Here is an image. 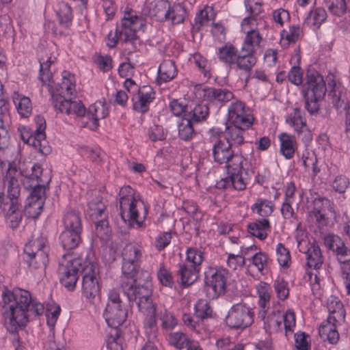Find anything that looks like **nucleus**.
Listing matches in <instances>:
<instances>
[{"instance_id": "1", "label": "nucleus", "mask_w": 350, "mask_h": 350, "mask_svg": "<svg viewBox=\"0 0 350 350\" xmlns=\"http://www.w3.org/2000/svg\"><path fill=\"white\" fill-rule=\"evenodd\" d=\"M1 296L5 326L11 334L24 329L30 320L44 312V305L33 299L28 291L21 288L10 291L3 286Z\"/></svg>"}, {"instance_id": "2", "label": "nucleus", "mask_w": 350, "mask_h": 350, "mask_svg": "<svg viewBox=\"0 0 350 350\" xmlns=\"http://www.w3.org/2000/svg\"><path fill=\"white\" fill-rule=\"evenodd\" d=\"M142 256L141 250L133 244H127L123 248L121 288L124 295L153 286L151 273L141 269L139 264Z\"/></svg>"}, {"instance_id": "3", "label": "nucleus", "mask_w": 350, "mask_h": 350, "mask_svg": "<svg viewBox=\"0 0 350 350\" xmlns=\"http://www.w3.org/2000/svg\"><path fill=\"white\" fill-rule=\"evenodd\" d=\"M304 107L310 115H317L320 109L319 102L327 92L323 76L313 67L309 66L306 73V82L302 85Z\"/></svg>"}, {"instance_id": "4", "label": "nucleus", "mask_w": 350, "mask_h": 350, "mask_svg": "<svg viewBox=\"0 0 350 350\" xmlns=\"http://www.w3.org/2000/svg\"><path fill=\"white\" fill-rule=\"evenodd\" d=\"M153 286L142 287L141 290L129 292L125 295L130 303L135 302L139 312L146 315L145 323L146 334L148 339L157 338L158 327L156 319V306L152 301Z\"/></svg>"}, {"instance_id": "5", "label": "nucleus", "mask_w": 350, "mask_h": 350, "mask_svg": "<svg viewBox=\"0 0 350 350\" xmlns=\"http://www.w3.org/2000/svg\"><path fill=\"white\" fill-rule=\"evenodd\" d=\"M50 247L46 237L33 234L24 247L23 260L32 270H44L49 264Z\"/></svg>"}, {"instance_id": "6", "label": "nucleus", "mask_w": 350, "mask_h": 350, "mask_svg": "<svg viewBox=\"0 0 350 350\" xmlns=\"http://www.w3.org/2000/svg\"><path fill=\"white\" fill-rule=\"evenodd\" d=\"M120 216L122 222L129 226L145 228V219L148 213V206L133 194L122 196L120 198Z\"/></svg>"}, {"instance_id": "7", "label": "nucleus", "mask_w": 350, "mask_h": 350, "mask_svg": "<svg viewBox=\"0 0 350 350\" xmlns=\"http://www.w3.org/2000/svg\"><path fill=\"white\" fill-rule=\"evenodd\" d=\"M86 258L83 260L81 258H72L70 256L64 255L59 262L57 269L59 282L68 291H72L75 287L80 273H83L88 264Z\"/></svg>"}, {"instance_id": "8", "label": "nucleus", "mask_w": 350, "mask_h": 350, "mask_svg": "<svg viewBox=\"0 0 350 350\" xmlns=\"http://www.w3.org/2000/svg\"><path fill=\"white\" fill-rule=\"evenodd\" d=\"M327 304L329 316L326 321L320 325L319 334L324 341L336 345L339 340L340 335L336 329V323L338 320L334 314L338 313L340 316L344 314L343 304L338 297L334 296H331L327 299Z\"/></svg>"}, {"instance_id": "9", "label": "nucleus", "mask_w": 350, "mask_h": 350, "mask_svg": "<svg viewBox=\"0 0 350 350\" xmlns=\"http://www.w3.org/2000/svg\"><path fill=\"white\" fill-rule=\"evenodd\" d=\"M324 244L336 256L338 262L344 265L342 272L345 278L347 293L350 294V248L346 246L345 241L338 235L333 233L325 236Z\"/></svg>"}, {"instance_id": "10", "label": "nucleus", "mask_w": 350, "mask_h": 350, "mask_svg": "<svg viewBox=\"0 0 350 350\" xmlns=\"http://www.w3.org/2000/svg\"><path fill=\"white\" fill-rule=\"evenodd\" d=\"M229 271L222 267H208L204 271V290L211 299H217L226 291Z\"/></svg>"}, {"instance_id": "11", "label": "nucleus", "mask_w": 350, "mask_h": 350, "mask_svg": "<svg viewBox=\"0 0 350 350\" xmlns=\"http://www.w3.org/2000/svg\"><path fill=\"white\" fill-rule=\"evenodd\" d=\"M254 321V308L243 302L233 304L225 318L226 325L236 330H243L250 327Z\"/></svg>"}, {"instance_id": "12", "label": "nucleus", "mask_w": 350, "mask_h": 350, "mask_svg": "<svg viewBox=\"0 0 350 350\" xmlns=\"http://www.w3.org/2000/svg\"><path fill=\"white\" fill-rule=\"evenodd\" d=\"M97 264L90 260L83 272L82 280V295L91 304L99 299L100 286L97 278Z\"/></svg>"}, {"instance_id": "13", "label": "nucleus", "mask_w": 350, "mask_h": 350, "mask_svg": "<svg viewBox=\"0 0 350 350\" xmlns=\"http://www.w3.org/2000/svg\"><path fill=\"white\" fill-rule=\"evenodd\" d=\"M309 216L315 220L318 226H325L328 223V212H334L331 201L325 197L314 198L308 206Z\"/></svg>"}, {"instance_id": "14", "label": "nucleus", "mask_w": 350, "mask_h": 350, "mask_svg": "<svg viewBox=\"0 0 350 350\" xmlns=\"http://www.w3.org/2000/svg\"><path fill=\"white\" fill-rule=\"evenodd\" d=\"M195 90L204 100L209 103H219L223 105L234 98L233 93L226 88H202V85H198L196 86Z\"/></svg>"}, {"instance_id": "15", "label": "nucleus", "mask_w": 350, "mask_h": 350, "mask_svg": "<svg viewBox=\"0 0 350 350\" xmlns=\"http://www.w3.org/2000/svg\"><path fill=\"white\" fill-rule=\"evenodd\" d=\"M155 99V92L150 85H144L137 89L136 97H133V109L144 114L150 109V104Z\"/></svg>"}, {"instance_id": "16", "label": "nucleus", "mask_w": 350, "mask_h": 350, "mask_svg": "<svg viewBox=\"0 0 350 350\" xmlns=\"http://www.w3.org/2000/svg\"><path fill=\"white\" fill-rule=\"evenodd\" d=\"M304 114V113L299 107H295L293 109V112L287 116L286 122L293 127L295 131L298 135L304 133V137L306 138V141H309L312 139V134L306 124Z\"/></svg>"}, {"instance_id": "17", "label": "nucleus", "mask_w": 350, "mask_h": 350, "mask_svg": "<svg viewBox=\"0 0 350 350\" xmlns=\"http://www.w3.org/2000/svg\"><path fill=\"white\" fill-rule=\"evenodd\" d=\"M98 107L96 104L91 105L88 109L86 110L84 105L79 101H72V113L76 114L79 117L86 116L90 122H88V126L92 130L96 129L98 126V116L97 115Z\"/></svg>"}, {"instance_id": "18", "label": "nucleus", "mask_w": 350, "mask_h": 350, "mask_svg": "<svg viewBox=\"0 0 350 350\" xmlns=\"http://www.w3.org/2000/svg\"><path fill=\"white\" fill-rule=\"evenodd\" d=\"M105 316L108 325L111 329H118L127 318V310L123 304L107 306Z\"/></svg>"}, {"instance_id": "19", "label": "nucleus", "mask_w": 350, "mask_h": 350, "mask_svg": "<svg viewBox=\"0 0 350 350\" xmlns=\"http://www.w3.org/2000/svg\"><path fill=\"white\" fill-rule=\"evenodd\" d=\"M178 266V281L183 287L192 285L199 278L200 269L184 262L179 263Z\"/></svg>"}, {"instance_id": "20", "label": "nucleus", "mask_w": 350, "mask_h": 350, "mask_svg": "<svg viewBox=\"0 0 350 350\" xmlns=\"http://www.w3.org/2000/svg\"><path fill=\"white\" fill-rule=\"evenodd\" d=\"M256 50L241 47L240 52L238 51L235 64L238 68L250 73L252 68L256 64L257 59L254 55Z\"/></svg>"}, {"instance_id": "21", "label": "nucleus", "mask_w": 350, "mask_h": 350, "mask_svg": "<svg viewBox=\"0 0 350 350\" xmlns=\"http://www.w3.org/2000/svg\"><path fill=\"white\" fill-rule=\"evenodd\" d=\"M232 148L231 144L221 139L217 140L213 146L214 161L219 164L227 163L230 157L234 156V152Z\"/></svg>"}, {"instance_id": "22", "label": "nucleus", "mask_w": 350, "mask_h": 350, "mask_svg": "<svg viewBox=\"0 0 350 350\" xmlns=\"http://www.w3.org/2000/svg\"><path fill=\"white\" fill-rule=\"evenodd\" d=\"M55 12L59 25L64 29H69L73 20L71 6L68 3L61 1L57 4Z\"/></svg>"}, {"instance_id": "23", "label": "nucleus", "mask_w": 350, "mask_h": 350, "mask_svg": "<svg viewBox=\"0 0 350 350\" xmlns=\"http://www.w3.org/2000/svg\"><path fill=\"white\" fill-rule=\"evenodd\" d=\"M278 139L280 142V153L286 159H292L295 152V137L286 133H281Z\"/></svg>"}, {"instance_id": "24", "label": "nucleus", "mask_w": 350, "mask_h": 350, "mask_svg": "<svg viewBox=\"0 0 350 350\" xmlns=\"http://www.w3.org/2000/svg\"><path fill=\"white\" fill-rule=\"evenodd\" d=\"M59 240L64 250H71L77 247L81 243V233L64 230L60 233Z\"/></svg>"}, {"instance_id": "25", "label": "nucleus", "mask_w": 350, "mask_h": 350, "mask_svg": "<svg viewBox=\"0 0 350 350\" xmlns=\"http://www.w3.org/2000/svg\"><path fill=\"white\" fill-rule=\"evenodd\" d=\"M151 4L150 12L157 21L163 22L170 20L171 5L167 0H158Z\"/></svg>"}, {"instance_id": "26", "label": "nucleus", "mask_w": 350, "mask_h": 350, "mask_svg": "<svg viewBox=\"0 0 350 350\" xmlns=\"http://www.w3.org/2000/svg\"><path fill=\"white\" fill-rule=\"evenodd\" d=\"M185 116L193 123H199L206 120L209 115V107L206 104H196L194 107L189 105Z\"/></svg>"}, {"instance_id": "27", "label": "nucleus", "mask_w": 350, "mask_h": 350, "mask_svg": "<svg viewBox=\"0 0 350 350\" xmlns=\"http://www.w3.org/2000/svg\"><path fill=\"white\" fill-rule=\"evenodd\" d=\"M63 222L64 230L82 233L83 224L79 212L76 211H68L64 216Z\"/></svg>"}, {"instance_id": "28", "label": "nucleus", "mask_w": 350, "mask_h": 350, "mask_svg": "<svg viewBox=\"0 0 350 350\" xmlns=\"http://www.w3.org/2000/svg\"><path fill=\"white\" fill-rule=\"evenodd\" d=\"M307 265L310 268L319 269L323 262L321 250L318 244L312 243L306 252Z\"/></svg>"}, {"instance_id": "29", "label": "nucleus", "mask_w": 350, "mask_h": 350, "mask_svg": "<svg viewBox=\"0 0 350 350\" xmlns=\"http://www.w3.org/2000/svg\"><path fill=\"white\" fill-rule=\"evenodd\" d=\"M177 75L175 62L172 60H164L159 67L157 80L166 83L173 79Z\"/></svg>"}, {"instance_id": "30", "label": "nucleus", "mask_w": 350, "mask_h": 350, "mask_svg": "<svg viewBox=\"0 0 350 350\" xmlns=\"http://www.w3.org/2000/svg\"><path fill=\"white\" fill-rule=\"evenodd\" d=\"M57 93L51 94L52 102L55 109L68 115L72 113V100L71 98H66L62 95L64 91L57 89Z\"/></svg>"}, {"instance_id": "31", "label": "nucleus", "mask_w": 350, "mask_h": 350, "mask_svg": "<svg viewBox=\"0 0 350 350\" xmlns=\"http://www.w3.org/2000/svg\"><path fill=\"white\" fill-rule=\"evenodd\" d=\"M36 122V130L30 135L27 139L25 137L23 134H21V138L24 142L30 144L36 142V140L44 139L46 138V120L44 118L40 115H38L35 117Z\"/></svg>"}, {"instance_id": "32", "label": "nucleus", "mask_w": 350, "mask_h": 350, "mask_svg": "<svg viewBox=\"0 0 350 350\" xmlns=\"http://www.w3.org/2000/svg\"><path fill=\"white\" fill-rule=\"evenodd\" d=\"M88 214L92 220L100 217H108L106 206L100 196L92 199L88 202Z\"/></svg>"}, {"instance_id": "33", "label": "nucleus", "mask_w": 350, "mask_h": 350, "mask_svg": "<svg viewBox=\"0 0 350 350\" xmlns=\"http://www.w3.org/2000/svg\"><path fill=\"white\" fill-rule=\"evenodd\" d=\"M238 50L232 44H225L218 50L217 56L220 62L231 67L235 64Z\"/></svg>"}, {"instance_id": "34", "label": "nucleus", "mask_w": 350, "mask_h": 350, "mask_svg": "<svg viewBox=\"0 0 350 350\" xmlns=\"http://www.w3.org/2000/svg\"><path fill=\"white\" fill-rule=\"evenodd\" d=\"M31 171L32 173L25 176L23 181V187L27 190H29L33 188V186L44 183V181L41 178L42 174L41 165L37 163H34L31 167Z\"/></svg>"}, {"instance_id": "35", "label": "nucleus", "mask_w": 350, "mask_h": 350, "mask_svg": "<svg viewBox=\"0 0 350 350\" xmlns=\"http://www.w3.org/2000/svg\"><path fill=\"white\" fill-rule=\"evenodd\" d=\"M193 122L187 118L184 117L178 124V137L180 139L189 142L196 135L193 127Z\"/></svg>"}, {"instance_id": "36", "label": "nucleus", "mask_w": 350, "mask_h": 350, "mask_svg": "<svg viewBox=\"0 0 350 350\" xmlns=\"http://www.w3.org/2000/svg\"><path fill=\"white\" fill-rule=\"evenodd\" d=\"M245 131L237 128L234 125L226 126L225 138L226 142L231 144V146H240L244 142L243 133Z\"/></svg>"}, {"instance_id": "37", "label": "nucleus", "mask_w": 350, "mask_h": 350, "mask_svg": "<svg viewBox=\"0 0 350 350\" xmlns=\"http://www.w3.org/2000/svg\"><path fill=\"white\" fill-rule=\"evenodd\" d=\"M123 336L119 329H111L107 333L106 345L107 350H123Z\"/></svg>"}, {"instance_id": "38", "label": "nucleus", "mask_w": 350, "mask_h": 350, "mask_svg": "<svg viewBox=\"0 0 350 350\" xmlns=\"http://www.w3.org/2000/svg\"><path fill=\"white\" fill-rule=\"evenodd\" d=\"M204 253L197 247H189L186 250V258L184 263L201 269V265L204 260Z\"/></svg>"}, {"instance_id": "39", "label": "nucleus", "mask_w": 350, "mask_h": 350, "mask_svg": "<svg viewBox=\"0 0 350 350\" xmlns=\"http://www.w3.org/2000/svg\"><path fill=\"white\" fill-rule=\"evenodd\" d=\"M18 206L17 202H12L6 213V221L12 229L18 228L22 219V214Z\"/></svg>"}, {"instance_id": "40", "label": "nucleus", "mask_w": 350, "mask_h": 350, "mask_svg": "<svg viewBox=\"0 0 350 350\" xmlns=\"http://www.w3.org/2000/svg\"><path fill=\"white\" fill-rule=\"evenodd\" d=\"M226 167L227 168L228 174L232 172L239 173L241 172L244 165H248L249 163L245 159H244L241 154L234 153V156H232L227 163Z\"/></svg>"}, {"instance_id": "41", "label": "nucleus", "mask_w": 350, "mask_h": 350, "mask_svg": "<svg viewBox=\"0 0 350 350\" xmlns=\"http://www.w3.org/2000/svg\"><path fill=\"white\" fill-rule=\"evenodd\" d=\"M44 203L42 202H30L26 200L24 207V213L25 216L31 219H37L43 210Z\"/></svg>"}, {"instance_id": "42", "label": "nucleus", "mask_w": 350, "mask_h": 350, "mask_svg": "<svg viewBox=\"0 0 350 350\" xmlns=\"http://www.w3.org/2000/svg\"><path fill=\"white\" fill-rule=\"evenodd\" d=\"M252 209L253 211L255 210L256 213L263 217H266L269 216L273 211V203L266 199H258L257 202L252 206Z\"/></svg>"}, {"instance_id": "43", "label": "nucleus", "mask_w": 350, "mask_h": 350, "mask_svg": "<svg viewBox=\"0 0 350 350\" xmlns=\"http://www.w3.org/2000/svg\"><path fill=\"white\" fill-rule=\"evenodd\" d=\"M262 40V36L258 30L250 29L246 33L245 40L241 47L255 49V46H260Z\"/></svg>"}, {"instance_id": "44", "label": "nucleus", "mask_w": 350, "mask_h": 350, "mask_svg": "<svg viewBox=\"0 0 350 350\" xmlns=\"http://www.w3.org/2000/svg\"><path fill=\"white\" fill-rule=\"evenodd\" d=\"M213 312V309L205 300H200L195 305V314L198 319L212 318Z\"/></svg>"}, {"instance_id": "45", "label": "nucleus", "mask_w": 350, "mask_h": 350, "mask_svg": "<svg viewBox=\"0 0 350 350\" xmlns=\"http://www.w3.org/2000/svg\"><path fill=\"white\" fill-rule=\"evenodd\" d=\"M46 187L44 183L33 186V188L29 190L30 193L26 200L30 202H42L44 203L46 200Z\"/></svg>"}, {"instance_id": "46", "label": "nucleus", "mask_w": 350, "mask_h": 350, "mask_svg": "<svg viewBox=\"0 0 350 350\" xmlns=\"http://www.w3.org/2000/svg\"><path fill=\"white\" fill-rule=\"evenodd\" d=\"M93 221L95 224L96 234L98 237L104 239L109 236L110 228L108 217H100L93 220Z\"/></svg>"}, {"instance_id": "47", "label": "nucleus", "mask_w": 350, "mask_h": 350, "mask_svg": "<svg viewBox=\"0 0 350 350\" xmlns=\"http://www.w3.org/2000/svg\"><path fill=\"white\" fill-rule=\"evenodd\" d=\"M330 12L336 16L343 15L347 10L345 0H323Z\"/></svg>"}, {"instance_id": "48", "label": "nucleus", "mask_w": 350, "mask_h": 350, "mask_svg": "<svg viewBox=\"0 0 350 350\" xmlns=\"http://www.w3.org/2000/svg\"><path fill=\"white\" fill-rule=\"evenodd\" d=\"M136 29L132 27H119V38L126 43H131L135 45L137 40H139V36L136 33Z\"/></svg>"}, {"instance_id": "49", "label": "nucleus", "mask_w": 350, "mask_h": 350, "mask_svg": "<svg viewBox=\"0 0 350 350\" xmlns=\"http://www.w3.org/2000/svg\"><path fill=\"white\" fill-rule=\"evenodd\" d=\"M230 120L232 122V125L245 131L252 125L254 118L252 115L244 113L243 114L238 116V117L230 118Z\"/></svg>"}, {"instance_id": "50", "label": "nucleus", "mask_w": 350, "mask_h": 350, "mask_svg": "<svg viewBox=\"0 0 350 350\" xmlns=\"http://www.w3.org/2000/svg\"><path fill=\"white\" fill-rule=\"evenodd\" d=\"M187 16L185 8L180 3L174 5L170 9V18L173 24H180L184 22Z\"/></svg>"}, {"instance_id": "51", "label": "nucleus", "mask_w": 350, "mask_h": 350, "mask_svg": "<svg viewBox=\"0 0 350 350\" xmlns=\"http://www.w3.org/2000/svg\"><path fill=\"white\" fill-rule=\"evenodd\" d=\"M157 278L161 285L172 288L174 285L172 272L164 265H161L157 271Z\"/></svg>"}, {"instance_id": "52", "label": "nucleus", "mask_w": 350, "mask_h": 350, "mask_svg": "<svg viewBox=\"0 0 350 350\" xmlns=\"http://www.w3.org/2000/svg\"><path fill=\"white\" fill-rule=\"evenodd\" d=\"M281 325L282 319L280 311H273L271 314L267 316L266 321H265L264 328L269 331H271V329L278 331L280 329Z\"/></svg>"}, {"instance_id": "53", "label": "nucleus", "mask_w": 350, "mask_h": 350, "mask_svg": "<svg viewBox=\"0 0 350 350\" xmlns=\"http://www.w3.org/2000/svg\"><path fill=\"white\" fill-rule=\"evenodd\" d=\"M271 286L266 282H260L258 287L259 295V306L260 308H265L266 305L269 306Z\"/></svg>"}, {"instance_id": "54", "label": "nucleus", "mask_w": 350, "mask_h": 350, "mask_svg": "<svg viewBox=\"0 0 350 350\" xmlns=\"http://www.w3.org/2000/svg\"><path fill=\"white\" fill-rule=\"evenodd\" d=\"M79 152L81 156L86 157L94 163H98L102 160L100 157V149L98 148L83 146L80 147Z\"/></svg>"}, {"instance_id": "55", "label": "nucleus", "mask_w": 350, "mask_h": 350, "mask_svg": "<svg viewBox=\"0 0 350 350\" xmlns=\"http://www.w3.org/2000/svg\"><path fill=\"white\" fill-rule=\"evenodd\" d=\"M169 343L176 347L181 349L189 343V340L186 335L180 332H172L169 334Z\"/></svg>"}, {"instance_id": "56", "label": "nucleus", "mask_w": 350, "mask_h": 350, "mask_svg": "<svg viewBox=\"0 0 350 350\" xmlns=\"http://www.w3.org/2000/svg\"><path fill=\"white\" fill-rule=\"evenodd\" d=\"M142 16H138L132 9L124 12V16L120 27H132V25L142 21Z\"/></svg>"}, {"instance_id": "57", "label": "nucleus", "mask_w": 350, "mask_h": 350, "mask_svg": "<svg viewBox=\"0 0 350 350\" xmlns=\"http://www.w3.org/2000/svg\"><path fill=\"white\" fill-rule=\"evenodd\" d=\"M278 261L283 267H288L291 262V255L289 251L284 247V245L279 243L276 247Z\"/></svg>"}, {"instance_id": "58", "label": "nucleus", "mask_w": 350, "mask_h": 350, "mask_svg": "<svg viewBox=\"0 0 350 350\" xmlns=\"http://www.w3.org/2000/svg\"><path fill=\"white\" fill-rule=\"evenodd\" d=\"M273 286L277 296L280 299L285 300L288 298L289 295V288L287 282L282 278H278L275 280Z\"/></svg>"}, {"instance_id": "59", "label": "nucleus", "mask_w": 350, "mask_h": 350, "mask_svg": "<svg viewBox=\"0 0 350 350\" xmlns=\"http://www.w3.org/2000/svg\"><path fill=\"white\" fill-rule=\"evenodd\" d=\"M10 118V103L3 93V86L0 88V122L3 123Z\"/></svg>"}, {"instance_id": "60", "label": "nucleus", "mask_w": 350, "mask_h": 350, "mask_svg": "<svg viewBox=\"0 0 350 350\" xmlns=\"http://www.w3.org/2000/svg\"><path fill=\"white\" fill-rule=\"evenodd\" d=\"M8 182V190L7 195L8 198H9V200L10 201V204L12 202H16L20 195V185L18 179L11 178L10 180Z\"/></svg>"}, {"instance_id": "61", "label": "nucleus", "mask_w": 350, "mask_h": 350, "mask_svg": "<svg viewBox=\"0 0 350 350\" xmlns=\"http://www.w3.org/2000/svg\"><path fill=\"white\" fill-rule=\"evenodd\" d=\"M18 113L23 118H27L31 113L32 107L31 100L26 96L20 98L16 105Z\"/></svg>"}, {"instance_id": "62", "label": "nucleus", "mask_w": 350, "mask_h": 350, "mask_svg": "<svg viewBox=\"0 0 350 350\" xmlns=\"http://www.w3.org/2000/svg\"><path fill=\"white\" fill-rule=\"evenodd\" d=\"M301 31V27L299 25H293L290 27L289 31L283 30L281 33V36L282 38H285L288 41V44L295 43L299 39Z\"/></svg>"}, {"instance_id": "63", "label": "nucleus", "mask_w": 350, "mask_h": 350, "mask_svg": "<svg viewBox=\"0 0 350 350\" xmlns=\"http://www.w3.org/2000/svg\"><path fill=\"white\" fill-rule=\"evenodd\" d=\"M230 178V183L231 188L237 190H243L246 188L247 183L241 176V172L234 173L232 172L228 174Z\"/></svg>"}, {"instance_id": "64", "label": "nucleus", "mask_w": 350, "mask_h": 350, "mask_svg": "<svg viewBox=\"0 0 350 350\" xmlns=\"http://www.w3.org/2000/svg\"><path fill=\"white\" fill-rule=\"evenodd\" d=\"M288 81L295 85L303 83V70L298 66H293L288 73Z\"/></svg>"}]
</instances>
